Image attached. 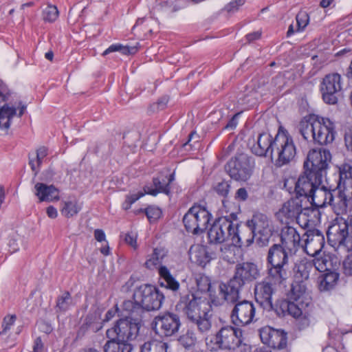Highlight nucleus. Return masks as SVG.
Wrapping results in <instances>:
<instances>
[{"instance_id": "5", "label": "nucleus", "mask_w": 352, "mask_h": 352, "mask_svg": "<svg viewBox=\"0 0 352 352\" xmlns=\"http://www.w3.org/2000/svg\"><path fill=\"white\" fill-rule=\"evenodd\" d=\"M164 300V294L151 285H142L137 287L133 295V300H124L122 304L124 311H131L133 316L143 318L146 311L159 310Z\"/></svg>"}, {"instance_id": "20", "label": "nucleus", "mask_w": 352, "mask_h": 352, "mask_svg": "<svg viewBox=\"0 0 352 352\" xmlns=\"http://www.w3.org/2000/svg\"><path fill=\"white\" fill-rule=\"evenodd\" d=\"M304 244L301 246L309 255L318 254L324 245V236L318 229L307 230L302 236Z\"/></svg>"}, {"instance_id": "31", "label": "nucleus", "mask_w": 352, "mask_h": 352, "mask_svg": "<svg viewBox=\"0 0 352 352\" xmlns=\"http://www.w3.org/2000/svg\"><path fill=\"white\" fill-rule=\"evenodd\" d=\"M313 268L311 262L300 261L294 267V276L293 281L307 283L309 278L310 272Z\"/></svg>"}, {"instance_id": "32", "label": "nucleus", "mask_w": 352, "mask_h": 352, "mask_svg": "<svg viewBox=\"0 0 352 352\" xmlns=\"http://www.w3.org/2000/svg\"><path fill=\"white\" fill-rule=\"evenodd\" d=\"M153 185L155 187L154 188L148 185L144 186L143 190L147 195L155 197L159 193H164L166 195L170 194V186H169V184H163L159 177L153 178Z\"/></svg>"}, {"instance_id": "44", "label": "nucleus", "mask_w": 352, "mask_h": 352, "mask_svg": "<svg viewBox=\"0 0 352 352\" xmlns=\"http://www.w3.org/2000/svg\"><path fill=\"white\" fill-rule=\"evenodd\" d=\"M289 308V300L287 298V299L280 300L274 305H273L272 310H274L279 317H284L287 315Z\"/></svg>"}, {"instance_id": "6", "label": "nucleus", "mask_w": 352, "mask_h": 352, "mask_svg": "<svg viewBox=\"0 0 352 352\" xmlns=\"http://www.w3.org/2000/svg\"><path fill=\"white\" fill-rule=\"evenodd\" d=\"M258 266L254 262L245 261L236 264L232 276L226 283L221 282L218 291L226 292V296L238 297L245 285L260 277Z\"/></svg>"}, {"instance_id": "18", "label": "nucleus", "mask_w": 352, "mask_h": 352, "mask_svg": "<svg viewBox=\"0 0 352 352\" xmlns=\"http://www.w3.org/2000/svg\"><path fill=\"white\" fill-rule=\"evenodd\" d=\"M336 134L335 124L329 118L318 116L314 142L322 146L328 145L333 142Z\"/></svg>"}, {"instance_id": "23", "label": "nucleus", "mask_w": 352, "mask_h": 352, "mask_svg": "<svg viewBox=\"0 0 352 352\" xmlns=\"http://www.w3.org/2000/svg\"><path fill=\"white\" fill-rule=\"evenodd\" d=\"M336 196V210L338 215L345 214L347 211L349 203L352 201V182L338 183L334 188Z\"/></svg>"}, {"instance_id": "24", "label": "nucleus", "mask_w": 352, "mask_h": 352, "mask_svg": "<svg viewBox=\"0 0 352 352\" xmlns=\"http://www.w3.org/2000/svg\"><path fill=\"white\" fill-rule=\"evenodd\" d=\"M252 153L257 156L265 157L268 153L272 156L274 149V139L267 133H260L256 143L250 147Z\"/></svg>"}, {"instance_id": "4", "label": "nucleus", "mask_w": 352, "mask_h": 352, "mask_svg": "<svg viewBox=\"0 0 352 352\" xmlns=\"http://www.w3.org/2000/svg\"><path fill=\"white\" fill-rule=\"evenodd\" d=\"M219 296H210V302L215 307L223 305L225 302L232 305L230 318L232 324L235 327H246L258 320L256 318V308L254 303L246 299L241 300V294L238 297L233 298L226 296V292L218 291Z\"/></svg>"}, {"instance_id": "16", "label": "nucleus", "mask_w": 352, "mask_h": 352, "mask_svg": "<svg viewBox=\"0 0 352 352\" xmlns=\"http://www.w3.org/2000/svg\"><path fill=\"white\" fill-rule=\"evenodd\" d=\"M234 232V223L228 217L218 218L208 232L210 244H221L230 241Z\"/></svg>"}, {"instance_id": "35", "label": "nucleus", "mask_w": 352, "mask_h": 352, "mask_svg": "<svg viewBox=\"0 0 352 352\" xmlns=\"http://www.w3.org/2000/svg\"><path fill=\"white\" fill-rule=\"evenodd\" d=\"M168 251L164 248H155L151 257L145 262V265L148 269H153L160 265L163 259L167 256Z\"/></svg>"}, {"instance_id": "56", "label": "nucleus", "mask_w": 352, "mask_h": 352, "mask_svg": "<svg viewBox=\"0 0 352 352\" xmlns=\"http://www.w3.org/2000/svg\"><path fill=\"white\" fill-rule=\"evenodd\" d=\"M145 195H147L145 191H140L137 193L133 194H129L126 195V199L129 200L130 203L132 204H134L136 201H138L139 199L144 196Z\"/></svg>"}, {"instance_id": "43", "label": "nucleus", "mask_w": 352, "mask_h": 352, "mask_svg": "<svg viewBox=\"0 0 352 352\" xmlns=\"http://www.w3.org/2000/svg\"><path fill=\"white\" fill-rule=\"evenodd\" d=\"M58 13L55 6L48 5L43 11V19L45 22L53 23L57 19Z\"/></svg>"}, {"instance_id": "29", "label": "nucleus", "mask_w": 352, "mask_h": 352, "mask_svg": "<svg viewBox=\"0 0 352 352\" xmlns=\"http://www.w3.org/2000/svg\"><path fill=\"white\" fill-rule=\"evenodd\" d=\"M108 340L103 346L104 352H131L132 346L126 342L119 341L116 337L108 338ZM80 352H99L97 349L89 348Z\"/></svg>"}, {"instance_id": "53", "label": "nucleus", "mask_w": 352, "mask_h": 352, "mask_svg": "<svg viewBox=\"0 0 352 352\" xmlns=\"http://www.w3.org/2000/svg\"><path fill=\"white\" fill-rule=\"evenodd\" d=\"M47 155V148L45 146H41L36 151V163L38 166H41L42 164L43 160Z\"/></svg>"}, {"instance_id": "9", "label": "nucleus", "mask_w": 352, "mask_h": 352, "mask_svg": "<svg viewBox=\"0 0 352 352\" xmlns=\"http://www.w3.org/2000/svg\"><path fill=\"white\" fill-rule=\"evenodd\" d=\"M128 315L118 320L116 324L107 331V338L116 337L119 341L126 342L135 340L140 331L142 318L133 316L131 311H125Z\"/></svg>"}, {"instance_id": "38", "label": "nucleus", "mask_w": 352, "mask_h": 352, "mask_svg": "<svg viewBox=\"0 0 352 352\" xmlns=\"http://www.w3.org/2000/svg\"><path fill=\"white\" fill-rule=\"evenodd\" d=\"M61 204L60 212L66 218H71L76 215L80 210V207L78 206V202L76 200L65 201Z\"/></svg>"}, {"instance_id": "45", "label": "nucleus", "mask_w": 352, "mask_h": 352, "mask_svg": "<svg viewBox=\"0 0 352 352\" xmlns=\"http://www.w3.org/2000/svg\"><path fill=\"white\" fill-rule=\"evenodd\" d=\"M213 190L220 197L226 198L230 190V182L222 180L213 186Z\"/></svg>"}, {"instance_id": "41", "label": "nucleus", "mask_w": 352, "mask_h": 352, "mask_svg": "<svg viewBox=\"0 0 352 352\" xmlns=\"http://www.w3.org/2000/svg\"><path fill=\"white\" fill-rule=\"evenodd\" d=\"M352 183V166L344 164L339 167V179L338 183Z\"/></svg>"}, {"instance_id": "46", "label": "nucleus", "mask_w": 352, "mask_h": 352, "mask_svg": "<svg viewBox=\"0 0 352 352\" xmlns=\"http://www.w3.org/2000/svg\"><path fill=\"white\" fill-rule=\"evenodd\" d=\"M309 307H310L300 306V305L296 301L289 300V308L288 309L287 315L296 318L302 314V311H304L305 309Z\"/></svg>"}, {"instance_id": "34", "label": "nucleus", "mask_w": 352, "mask_h": 352, "mask_svg": "<svg viewBox=\"0 0 352 352\" xmlns=\"http://www.w3.org/2000/svg\"><path fill=\"white\" fill-rule=\"evenodd\" d=\"M102 328L97 313H89L86 316L80 330L85 333L87 331L97 332Z\"/></svg>"}, {"instance_id": "62", "label": "nucleus", "mask_w": 352, "mask_h": 352, "mask_svg": "<svg viewBox=\"0 0 352 352\" xmlns=\"http://www.w3.org/2000/svg\"><path fill=\"white\" fill-rule=\"evenodd\" d=\"M239 113L234 115L231 119L229 120L226 125L225 126V129H234L236 128L237 125V117Z\"/></svg>"}, {"instance_id": "7", "label": "nucleus", "mask_w": 352, "mask_h": 352, "mask_svg": "<svg viewBox=\"0 0 352 352\" xmlns=\"http://www.w3.org/2000/svg\"><path fill=\"white\" fill-rule=\"evenodd\" d=\"M243 331L234 325L222 327L207 343L211 351L219 350L235 351L243 343Z\"/></svg>"}, {"instance_id": "42", "label": "nucleus", "mask_w": 352, "mask_h": 352, "mask_svg": "<svg viewBox=\"0 0 352 352\" xmlns=\"http://www.w3.org/2000/svg\"><path fill=\"white\" fill-rule=\"evenodd\" d=\"M179 343L186 349H190L195 345L196 337L193 332L188 331L178 339Z\"/></svg>"}, {"instance_id": "52", "label": "nucleus", "mask_w": 352, "mask_h": 352, "mask_svg": "<svg viewBox=\"0 0 352 352\" xmlns=\"http://www.w3.org/2000/svg\"><path fill=\"white\" fill-rule=\"evenodd\" d=\"M126 243L131 246L133 248L136 249L138 248L137 244V235L133 233H127L125 234L124 238Z\"/></svg>"}, {"instance_id": "1", "label": "nucleus", "mask_w": 352, "mask_h": 352, "mask_svg": "<svg viewBox=\"0 0 352 352\" xmlns=\"http://www.w3.org/2000/svg\"><path fill=\"white\" fill-rule=\"evenodd\" d=\"M331 154L328 149H312L304 162L305 171L296 182V197L309 200L316 188L322 184V179L327 175Z\"/></svg>"}, {"instance_id": "47", "label": "nucleus", "mask_w": 352, "mask_h": 352, "mask_svg": "<svg viewBox=\"0 0 352 352\" xmlns=\"http://www.w3.org/2000/svg\"><path fill=\"white\" fill-rule=\"evenodd\" d=\"M297 30L296 32L302 31L308 25L309 16L306 11H300L296 16Z\"/></svg>"}, {"instance_id": "17", "label": "nucleus", "mask_w": 352, "mask_h": 352, "mask_svg": "<svg viewBox=\"0 0 352 352\" xmlns=\"http://www.w3.org/2000/svg\"><path fill=\"white\" fill-rule=\"evenodd\" d=\"M342 89V77L338 73L326 75L320 85L323 101L328 104H336Z\"/></svg>"}, {"instance_id": "25", "label": "nucleus", "mask_w": 352, "mask_h": 352, "mask_svg": "<svg viewBox=\"0 0 352 352\" xmlns=\"http://www.w3.org/2000/svg\"><path fill=\"white\" fill-rule=\"evenodd\" d=\"M302 199L299 197L291 198L286 201L279 210V213L287 219L294 220L298 216L302 215V212L305 208L302 207Z\"/></svg>"}, {"instance_id": "63", "label": "nucleus", "mask_w": 352, "mask_h": 352, "mask_svg": "<svg viewBox=\"0 0 352 352\" xmlns=\"http://www.w3.org/2000/svg\"><path fill=\"white\" fill-rule=\"evenodd\" d=\"M7 91L8 88L6 85L0 80V103L6 101V94L7 93Z\"/></svg>"}, {"instance_id": "11", "label": "nucleus", "mask_w": 352, "mask_h": 352, "mask_svg": "<svg viewBox=\"0 0 352 352\" xmlns=\"http://www.w3.org/2000/svg\"><path fill=\"white\" fill-rule=\"evenodd\" d=\"M255 167L252 157L241 153H236L225 165V170L231 179L236 182H246L252 176Z\"/></svg>"}, {"instance_id": "51", "label": "nucleus", "mask_w": 352, "mask_h": 352, "mask_svg": "<svg viewBox=\"0 0 352 352\" xmlns=\"http://www.w3.org/2000/svg\"><path fill=\"white\" fill-rule=\"evenodd\" d=\"M245 3V0H232L228 3L224 10L228 12H234L237 11L240 6H243Z\"/></svg>"}, {"instance_id": "19", "label": "nucleus", "mask_w": 352, "mask_h": 352, "mask_svg": "<svg viewBox=\"0 0 352 352\" xmlns=\"http://www.w3.org/2000/svg\"><path fill=\"white\" fill-rule=\"evenodd\" d=\"M259 335L262 342L270 347L282 349L287 346V333L283 330L275 329L267 326L259 330Z\"/></svg>"}, {"instance_id": "21", "label": "nucleus", "mask_w": 352, "mask_h": 352, "mask_svg": "<svg viewBox=\"0 0 352 352\" xmlns=\"http://www.w3.org/2000/svg\"><path fill=\"white\" fill-rule=\"evenodd\" d=\"M334 188L327 187L325 186H319L316 188V190L312 193L309 198L311 199L313 204L319 208H324L327 206H331L336 214H338L336 210V196Z\"/></svg>"}, {"instance_id": "26", "label": "nucleus", "mask_w": 352, "mask_h": 352, "mask_svg": "<svg viewBox=\"0 0 352 352\" xmlns=\"http://www.w3.org/2000/svg\"><path fill=\"white\" fill-rule=\"evenodd\" d=\"M256 237L250 228L245 224V227L239 230L238 226L234 225V232L232 236L230 245L241 247L243 245L250 246L254 242Z\"/></svg>"}, {"instance_id": "49", "label": "nucleus", "mask_w": 352, "mask_h": 352, "mask_svg": "<svg viewBox=\"0 0 352 352\" xmlns=\"http://www.w3.org/2000/svg\"><path fill=\"white\" fill-rule=\"evenodd\" d=\"M16 317V315H8L4 317L2 324L1 330H0V335L6 334L9 331L11 327L14 324Z\"/></svg>"}, {"instance_id": "48", "label": "nucleus", "mask_w": 352, "mask_h": 352, "mask_svg": "<svg viewBox=\"0 0 352 352\" xmlns=\"http://www.w3.org/2000/svg\"><path fill=\"white\" fill-rule=\"evenodd\" d=\"M144 213L150 222L157 221L162 215L160 208L153 206H149L144 208Z\"/></svg>"}, {"instance_id": "28", "label": "nucleus", "mask_w": 352, "mask_h": 352, "mask_svg": "<svg viewBox=\"0 0 352 352\" xmlns=\"http://www.w3.org/2000/svg\"><path fill=\"white\" fill-rule=\"evenodd\" d=\"M318 116L309 114L305 116L298 124V131L304 140L307 141H313L316 132V125L317 124Z\"/></svg>"}, {"instance_id": "13", "label": "nucleus", "mask_w": 352, "mask_h": 352, "mask_svg": "<svg viewBox=\"0 0 352 352\" xmlns=\"http://www.w3.org/2000/svg\"><path fill=\"white\" fill-rule=\"evenodd\" d=\"M256 236V243L263 247L268 244L273 232V226L268 217L261 212L254 213L250 219L245 222Z\"/></svg>"}, {"instance_id": "8", "label": "nucleus", "mask_w": 352, "mask_h": 352, "mask_svg": "<svg viewBox=\"0 0 352 352\" xmlns=\"http://www.w3.org/2000/svg\"><path fill=\"white\" fill-rule=\"evenodd\" d=\"M346 217H336L332 224L329 227L327 232V241L333 248H346L348 250L352 245V237L349 232H352V216L344 214Z\"/></svg>"}, {"instance_id": "33", "label": "nucleus", "mask_w": 352, "mask_h": 352, "mask_svg": "<svg viewBox=\"0 0 352 352\" xmlns=\"http://www.w3.org/2000/svg\"><path fill=\"white\" fill-rule=\"evenodd\" d=\"M160 276L164 280L161 285H164L166 289L173 292L177 291L179 288V283L172 276L167 267L161 265L158 270Z\"/></svg>"}, {"instance_id": "39", "label": "nucleus", "mask_w": 352, "mask_h": 352, "mask_svg": "<svg viewBox=\"0 0 352 352\" xmlns=\"http://www.w3.org/2000/svg\"><path fill=\"white\" fill-rule=\"evenodd\" d=\"M118 51H120L123 54L129 55L136 53L138 48L136 47L123 46L120 44H113L104 51L102 55L106 56L111 52Z\"/></svg>"}, {"instance_id": "15", "label": "nucleus", "mask_w": 352, "mask_h": 352, "mask_svg": "<svg viewBox=\"0 0 352 352\" xmlns=\"http://www.w3.org/2000/svg\"><path fill=\"white\" fill-rule=\"evenodd\" d=\"M152 328L160 337H170L178 333L182 322L180 316L172 312H166L153 319Z\"/></svg>"}, {"instance_id": "27", "label": "nucleus", "mask_w": 352, "mask_h": 352, "mask_svg": "<svg viewBox=\"0 0 352 352\" xmlns=\"http://www.w3.org/2000/svg\"><path fill=\"white\" fill-rule=\"evenodd\" d=\"M35 195L41 201H58L59 190L54 185H47L43 183L38 182L34 186Z\"/></svg>"}, {"instance_id": "57", "label": "nucleus", "mask_w": 352, "mask_h": 352, "mask_svg": "<svg viewBox=\"0 0 352 352\" xmlns=\"http://www.w3.org/2000/svg\"><path fill=\"white\" fill-rule=\"evenodd\" d=\"M296 219L302 228L306 229L309 227V220L305 217V213L302 212V215L298 216Z\"/></svg>"}, {"instance_id": "37", "label": "nucleus", "mask_w": 352, "mask_h": 352, "mask_svg": "<svg viewBox=\"0 0 352 352\" xmlns=\"http://www.w3.org/2000/svg\"><path fill=\"white\" fill-rule=\"evenodd\" d=\"M168 344L161 340H153L145 342L141 352H167Z\"/></svg>"}, {"instance_id": "36", "label": "nucleus", "mask_w": 352, "mask_h": 352, "mask_svg": "<svg viewBox=\"0 0 352 352\" xmlns=\"http://www.w3.org/2000/svg\"><path fill=\"white\" fill-rule=\"evenodd\" d=\"M311 309L312 307L305 309L302 314L296 318L300 330L305 329L315 323L316 320L311 314Z\"/></svg>"}, {"instance_id": "40", "label": "nucleus", "mask_w": 352, "mask_h": 352, "mask_svg": "<svg viewBox=\"0 0 352 352\" xmlns=\"http://www.w3.org/2000/svg\"><path fill=\"white\" fill-rule=\"evenodd\" d=\"M72 302V297L69 292H65L62 296L57 298L56 300V311L65 312L70 307Z\"/></svg>"}, {"instance_id": "60", "label": "nucleus", "mask_w": 352, "mask_h": 352, "mask_svg": "<svg viewBox=\"0 0 352 352\" xmlns=\"http://www.w3.org/2000/svg\"><path fill=\"white\" fill-rule=\"evenodd\" d=\"M197 286L201 290L209 289L210 287V282L207 277L201 278L200 280H197Z\"/></svg>"}, {"instance_id": "64", "label": "nucleus", "mask_w": 352, "mask_h": 352, "mask_svg": "<svg viewBox=\"0 0 352 352\" xmlns=\"http://www.w3.org/2000/svg\"><path fill=\"white\" fill-rule=\"evenodd\" d=\"M94 237L99 242L105 241L106 236L104 232L101 229H96L94 231Z\"/></svg>"}, {"instance_id": "22", "label": "nucleus", "mask_w": 352, "mask_h": 352, "mask_svg": "<svg viewBox=\"0 0 352 352\" xmlns=\"http://www.w3.org/2000/svg\"><path fill=\"white\" fill-rule=\"evenodd\" d=\"M287 298L294 300L303 307H313L312 299L307 288V283L292 281Z\"/></svg>"}, {"instance_id": "3", "label": "nucleus", "mask_w": 352, "mask_h": 352, "mask_svg": "<svg viewBox=\"0 0 352 352\" xmlns=\"http://www.w3.org/2000/svg\"><path fill=\"white\" fill-rule=\"evenodd\" d=\"M176 309L186 316L188 320L196 325L201 334H207L212 328L209 301L194 292L186 291L180 295Z\"/></svg>"}, {"instance_id": "2", "label": "nucleus", "mask_w": 352, "mask_h": 352, "mask_svg": "<svg viewBox=\"0 0 352 352\" xmlns=\"http://www.w3.org/2000/svg\"><path fill=\"white\" fill-rule=\"evenodd\" d=\"M280 254L274 252L267 258V276L254 285L255 300L265 310L273 309L272 296L276 293V286L283 284L289 277V271L286 268V257L280 261Z\"/></svg>"}, {"instance_id": "14", "label": "nucleus", "mask_w": 352, "mask_h": 352, "mask_svg": "<svg viewBox=\"0 0 352 352\" xmlns=\"http://www.w3.org/2000/svg\"><path fill=\"white\" fill-rule=\"evenodd\" d=\"M273 153L277 155L274 163L276 167L289 164L294 158L296 153L292 137L278 133L274 138Z\"/></svg>"}, {"instance_id": "54", "label": "nucleus", "mask_w": 352, "mask_h": 352, "mask_svg": "<svg viewBox=\"0 0 352 352\" xmlns=\"http://www.w3.org/2000/svg\"><path fill=\"white\" fill-rule=\"evenodd\" d=\"M234 198L236 200H237L239 201H246L248 198V193L246 188H239L235 193Z\"/></svg>"}, {"instance_id": "61", "label": "nucleus", "mask_w": 352, "mask_h": 352, "mask_svg": "<svg viewBox=\"0 0 352 352\" xmlns=\"http://www.w3.org/2000/svg\"><path fill=\"white\" fill-rule=\"evenodd\" d=\"M56 173L52 168H49L47 170H46L43 174V180L46 182H51L53 179L54 176L55 175Z\"/></svg>"}, {"instance_id": "58", "label": "nucleus", "mask_w": 352, "mask_h": 352, "mask_svg": "<svg viewBox=\"0 0 352 352\" xmlns=\"http://www.w3.org/2000/svg\"><path fill=\"white\" fill-rule=\"evenodd\" d=\"M313 267H314L319 272H326L327 270V266H326V261L324 260H317L312 263Z\"/></svg>"}, {"instance_id": "12", "label": "nucleus", "mask_w": 352, "mask_h": 352, "mask_svg": "<svg viewBox=\"0 0 352 352\" xmlns=\"http://www.w3.org/2000/svg\"><path fill=\"white\" fill-rule=\"evenodd\" d=\"M212 219L211 213L200 205L192 206L183 217L186 230L193 234L203 233Z\"/></svg>"}, {"instance_id": "50", "label": "nucleus", "mask_w": 352, "mask_h": 352, "mask_svg": "<svg viewBox=\"0 0 352 352\" xmlns=\"http://www.w3.org/2000/svg\"><path fill=\"white\" fill-rule=\"evenodd\" d=\"M195 256L197 257V262L199 265H206L211 259L208 252L204 248L199 250L196 252Z\"/></svg>"}, {"instance_id": "30", "label": "nucleus", "mask_w": 352, "mask_h": 352, "mask_svg": "<svg viewBox=\"0 0 352 352\" xmlns=\"http://www.w3.org/2000/svg\"><path fill=\"white\" fill-rule=\"evenodd\" d=\"M339 278L337 272L328 271L318 278V289L320 292L329 291L334 288Z\"/></svg>"}, {"instance_id": "10", "label": "nucleus", "mask_w": 352, "mask_h": 352, "mask_svg": "<svg viewBox=\"0 0 352 352\" xmlns=\"http://www.w3.org/2000/svg\"><path fill=\"white\" fill-rule=\"evenodd\" d=\"M302 241V236L296 228L287 225L284 226L280 232L281 244L272 245L268 250L267 258H270V253L272 252L281 255L280 261L285 256L286 268L289 269V253L295 252L301 246Z\"/></svg>"}, {"instance_id": "59", "label": "nucleus", "mask_w": 352, "mask_h": 352, "mask_svg": "<svg viewBox=\"0 0 352 352\" xmlns=\"http://www.w3.org/2000/svg\"><path fill=\"white\" fill-rule=\"evenodd\" d=\"M44 344L42 342L41 337H38L35 339L33 345L32 352H43Z\"/></svg>"}, {"instance_id": "55", "label": "nucleus", "mask_w": 352, "mask_h": 352, "mask_svg": "<svg viewBox=\"0 0 352 352\" xmlns=\"http://www.w3.org/2000/svg\"><path fill=\"white\" fill-rule=\"evenodd\" d=\"M344 273L346 275H352V255L348 256L343 263Z\"/></svg>"}]
</instances>
